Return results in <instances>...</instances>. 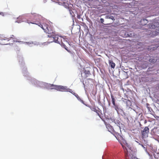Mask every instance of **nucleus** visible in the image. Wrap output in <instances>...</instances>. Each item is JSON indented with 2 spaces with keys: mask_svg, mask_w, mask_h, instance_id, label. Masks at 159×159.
Instances as JSON below:
<instances>
[{
  "mask_svg": "<svg viewBox=\"0 0 159 159\" xmlns=\"http://www.w3.org/2000/svg\"><path fill=\"white\" fill-rule=\"evenodd\" d=\"M0 15H2V16L4 15V13L2 12H0Z\"/></svg>",
  "mask_w": 159,
  "mask_h": 159,
  "instance_id": "a211bd4d",
  "label": "nucleus"
},
{
  "mask_svg": "<svg viewBox=\"0 0 159 159\" xmlns=\"http://www.w3.org/2000/svg\"><path fill=\"white\" fill-rule=\"evenodd\" d=\"M147 108L148 110L149 109V108L148 106L147 107Z\"/></svg>",
  "mask_w": 159,
  "mask_h": 159,
  "instance_id": "4be33fe9",
  "label": "nucleus"
},
{
  "mask_svg": "<svg viewBox=\"0 0 159 159\" xmlns=\"http://www.w3.org/2000/svg\"><path fill=\"white\" fill-rule=\"evenodd\" d=\"M111 98L112 99V103L113 104V105H115V104H116L115 102V98H114V96L111 94Z\"/></svg>",
  "mask_w": 159,
  "mask_h": 159,
  "instance_id": "1a4fd4ad",
  "label": "nucleus"
},
{
  "mask_svg": "<svg viewBox=\"0 0 159 159\" xmlns=\"http://www.w3.org/2000/svg\"><path fill=\"white\" fill-rule=\"evenodd\" d=\"M108 130L109 131H110V132H112L113 131H112V127H111H111L110 129H108Z\"/></svg>",
  "mask_w": 159,
  "mask_h": 159,
  "instance_id": "4468645a",
  "label": "nucleus"
},
{
  "mask_svg": "<svg viewBox=\"0 0 159 159\" xmlns=\"http://www.w3.org/2000/svg\"><path fill=\"white\" fill-rule=\"evenodd\" d=\"M1 35L0 34V40H1Z\"/></svg>",
  "mask_w": 159,
  "mask_h": 159,
  "instance_id": "412c9836",
  "label": "nucleus"
},
{
  "mask_svg": "<svg viewBox=\"0 0 159 159\" xmlns=\"http://www.w3.org/2000/svg\"><path fill=\"white\" fill-rule=\"evenodd\" d=\"M100 21L102 23H103V22H104V19L103 18H101Z\"/></svg>",
  "mask_w": 159,
  "mask_h": 159,
  "instance_id": "2eb2a0df",
  "label": "nucleus"
},
{
  "mask_svg": "<svg viewBox=\"0 0 159 159\" xmlns=\"http://www.w3.org/2000/svg\"><path fill=\"white\" fill-rule=\"evenodd\" d=\"M33 17V16H31V17Z\"/></svg>",
  "mask_w": 159,
  "mask_h": 159,
  "instance_id": "393cba45",
  "label": "nucleus"
},
{
  "mask_svg": "<svg viewBox=\"0 0 159 159\" xmlns=\"http://www.w3.org/2000/svg\"><path fill=\"white\" fill-rule=\"evenodd\" d=\"M48 36L49 37L53 38V41H50V42H52L54 41L55 43H59L61 45L62 44L64 43L62 42V40H63L64 41H65V39L64 38L61 36L55 35L54 32L51 35H48Z\"/></svg>",
  "mask_w": 159,
  "mask_h": 159,
  "instance_id": "7ed1b4c3",
  "label": "nucleus"
},
{
  "mask_svg": "<svg viewBox=\"0 0 159 159\" xmlns=\"http://www.w3.org/2000/svg\"><path fill=\"white\" fill-rule=\"evenodd\" d=\"M147 105L148 106V105H149V104H148V103L147 104Z\"/></svg>",
  "mask_w": 159,
  "mask_h": 159,
  "instance_id": "b1692460",
  "label": "nucleus"
},
{
  "mask_svg": "<svg viewBox=\"0 0 159 159\" xmlns=\"http://www.w3.org/2000/svg\"><path fill=\"white\" fill-rule=\"evenodd\" d=\"M48 87L49 88V89H55L59 91L69 92L72 94L74 93L73 92L71 89H67L66 86L49 84H48Z\"/></svg>",
  "mask_w": 159,
  "mask_h": 159,
  "instance_id": "f03ea898",
  "label": "nucleus"
},
{
  "mask_svg": "<svg viewBox=\"0 0 159 159\" xmlns=\"http://www.w3.org/2000/svg\"><path fill=\"white\" fill-rule=\"evenodd\" d=\"M156 61V60L154 59L151 58L149 59V61L150 62L155 63Z\"/></svg>",
  "mask_w": 159,
  "mask_h": 159,
  "instance_id": "9b49d317",
  "label": "nucleus"
},
{
  "mask_svg": "<svg viewBox=\"0 0 159 159\" xmlns=\"http://www.w3.org/2000/svg\"><path fill=\"white\" fill-rule=\"evenodd\" d=\"M114 108L115 109V110H116V111H117V112H118V110L119 109L118 106L117 105H116L115 104V105H114Z\"/></svg>",
  "mask_w": 159,
  "mask_h": 159,
  "instance_id": "9d476101",
  "label": "nucleus"
},
{
  "mask_svg": "<svg viewBox=\"0 0 159 159\" xmlns=\"http://www.w3.org/2000/svg\"><path fill=\"white\" fill-rule=\"evenodd\" d=\"M86 74H90V72H89V71H87V72L86 73Z\"/></svg>",
  "mask_w": 159,
  "mask_h": 159,
  "instance_id": "6ab92c4d",
  "label": "nucleus"
},
{
  "mask_svg": "<svg viewBox=\"0 0 159 159\" xmlns=\"http://www.w3.org/2000/svg\"><path fill=\"white\" fill-rule=\"evenodd\" d=\"M77 17V18L80 19V16L79 15H78Z\"/></svg>",
  "mask_w": 159,
  "mask_h": 159,
  "instance_id": "dca6fc26",
  "label": "nucleus"
},
{
  "mask_svg": "<svg viewBox=\"0 0 159 159\" xmlns=\"http://www.w3.org/2000/svg\"><path fill=\"white\" fill-rule=\"evenodd\" d=\"M140 22L141 23V24L143 25H145L148 22V21L146 19H142L141 20Z\"/></svg>",
  "mask_w": 159,
  "mask_h": 159,
  "instance_id": "6e6552de",
  "label": "nucleus"
},
{
  "mask_svg": "<svg viewBox=\"0 0 159 159\" xmlns=\"http://www.w3.org/2000/svg\"><path fill=\"white\" fill-rule=\"evenodd\" d=\"M31 14L32 15H34V19L35 20V21H34L33 20H27L26 21L27 23L29 24L31 23L38 25L41 28L43 29L45 32L48 34V35H51L53 33V30L48 25H47L45 23H43L42 24H41L39 22L36 23L38 21V19H39L41 17L40 15L36 13H31Z\"/></svg>",
  "mask_w": 159,
  "mask_h": 159,
  "instance_id": "f257e3e1",
  "label": "nucleus"
},
{
  "mask_svg": "<svg viewBox=\"0 0 159 159\" xmlns=\"http://www.w3.org/2000/svg\"><path fill=\"white\" fill-rule=\"evenodd\" d=\"M90 109L92 111L96 112L100 117H101V115L102 113L101 110L99 108H98V109H97L95 107H90Z\"/></svg>",
  "mask_w": 159,
  "mask_h": 159,
  "instance_id": "423d86ee",
  "label": "nucleus"
},
{
  "mask_svg": "<svg viewBox=\"0 0 159 159\" xmlns=\"http://www.w3.org/2000/svg\"><path fill=\"white\" fill-rule=\"evenodd\" d=\"M12 36H11L10 38H7V37H5L4 39H1L2 42L3 41H6V42H4L3 43H2V44L3 45H7L8 44H12L15 42H17L18 41H17V39H15V37L13 35H12ZM18 42H19L18 41Z\"/></svg>",
  "mask_w": 159,
  "mask_h": 159,
  "instance_id": "20e7f679",
  "label": "nucleus"
},
{
  "mask_svg": "<svg viewBox=\"0 0 159 159\" xmlns=\"http://www.w3.org/2000/svg\"><path fill=\"white\" fill-rule=\"evenodd\" d=\"M149 131V128L148 127H145L144 129L141 131V133L143 138H146L148 136Z\"/></svg>",
  "mask_w": 159,
  "mask_h": 159,
  "instance_id": "39448f33",
  "label": "nucleus"
},
{
  "mask_svg": "<svg viewBox=\"0 0 159 159\" xmlns=\"http://www.w3.org/2000/svg\"><path fill=\"white\" fill-rule=\"evenodd\" d=\"M73 94L77 98H78L79 97L78 95L77 94L75 93H74Z\"/></svg>",
  "mask_w": 159,
  "mask_h": 159,
  "instance_id": "ddd939ff",
  "label": "nucleus"
},
{
  "mask_svg": "<svg viewBox=\"0 0 159 159\" xmlns=\"http://www.w3.org/2000/svg\"><path fill=\"white\" fill-rule=\"evenodd\" d=\"M146 122H147V121H146V120H145L144 121V123H146Z\"/></svg>",
  "mask_w": 159,
  "mask_h": 159,
  "instance_id": "aec40b11",
  "label": "nucleus"
},
{
  "mask_svg": "<svg viewBox=\"0 0 159 159\" xmlns=\"http://www.w3.org/2000/svg\"><path fill=\"white\" fill-rule=\"evenodd\" d=\"M151 27H152V28H155V25H152Z\"/></svg>",
  "mask_w": 159,
  "mask_h": 159,
  "instance_id": "f3484780",
  "label": "nucleus"
},
{
  "mask_svg": "<svg viewBox=\"0 0 159 159\" xmlns=\"http://www.w3.org/2000/svg\"><path fill=\"white\" fill-rule=\"evenodd\" d=\"M109 63L112 68H114L115 66V64L113 61L112 60H109Z\"/></svg>",
  "mask_w": 159,
  "mask_h": 159,
  "instance_id": "0eeeda50",
  "label": "nucleus"
},
{
  "mask_svg": "<svg viewBox=\"0 0 159 159\" xmlns=\"http://www.w3.org/2000/svg\"><path fill=\"white\" fill-rule=\"evenodd\" d=\"M62 46H63L64 48L67 51L69 52V51L67 49V48L66 47V46L65 45V44L64 43L62 44V45H61Z\"/></svg>",
  "mask_w": 159,
  "mask_h": 159,
  "instance_id": "f8f14e48",
  "label": "nucleus"
},
{
  "mask_svg": "<svg viewBox=\"0 0 159 159\" xmlns=\"http://www.w3.org/2000/svg\"><path fill=\"white\" fill-rule=\"evenodd\" d=\"M65 42H66V43H67V42L65 40ZM62 42L63 43V42H64V41L63 40H62Z\"/></svg>",
  "mask_w": 159,
  "mask_h": 159,
  "instance_id": "5701e85b",
  "label": "nucleus"
}]
</instances>
